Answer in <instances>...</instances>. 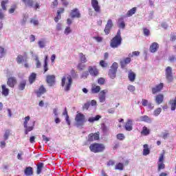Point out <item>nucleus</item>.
Returning a JSON list of instances; mask_svg holds the SVG:
<instances>
[{
	"label": "nucleus",
	"mask_w": 176,
	"mask_h": 176,
	"mask_svg": "<svg viewBox=\"0 0 176 176\" xmlns=\"http://www.w3.org/2000/svg\"><path fill=\"white\" fill-rule=\"evenodd\" d=\"M30 42H35V36L33 34L30 35Z\"/></svg>",
	"instance_id": "obj_64"
},
{
	"label": "nucleus",
	"mask_w": 176,
	"mask_h": 176,
	"mask_svg": "<svg viewBox=\"0 0 176 176\" xmlns=\"http://www.w3.org/2000/svg\"><path fill=\"white\" fill-rule=\"evenodd\" d=\"M90 107V102H87L84 104L82 107L83 109H89V107Z\"/></svg>",
	"instance_id": "obj_58"
},
{
	"label": "nucleus",
	"mask_w": 176,
	"mask_h": 176,
	"mask_svg": "<svg viewBox=\"0 0 176 176\" xmlns=\"http://www.w3.org/2000/svg\"><path fill=\"white\" fill-rule=\"evenodd\" d=\"M16 8L17 6L16 5L11 7V8L9 10V13H14V11L16 10Z\"/></svg>",
	"instance_id": "obj_51"
},
{
	"label": "nucleus",
	"mask_w": 176,
	"mask_h": 176,
	"mask_svg": "<svg viewBox=\"0 0 176 176\" xmlns=\"http://www.w3.org/2000/svg\"><path fill=\"white\" fill-rule=\"evenodd\" d=\"M17 83V80L14 77H10L8 79L7 85L10 87H14V85Z\"/></svg>",
	"instance_id": "obj_11"
},
{
	"label": "nucleus",
	"mask_w": 176,
	"mask_h": 176,
	"mask_svg": "<svg viewBox=\"0 0 176 176\" xmlns=\"http://www.w3.org/2000/svg\"><path fill=\"white\" fill-rule=\"evenodd\" d=\"M71 75L72 78H78V74H76V72L74 69L71 71Z\"/></svg>",
	"instance_id": "obj_55"
},
{
	"label": "nucleus",
	"mask_w": 176,
	"mask_h": 176,
	"mask_svg": "<svg viewBox=\"0 0 176 176\" xmlns=\"http://www.w3.org/2000/svg\"><path fill=\"white\" fill-rule=\"evenodd\" d=\"M79 58L81 61V63H87V58H86V56L83 54V53L79 54Z\"/></svg>",
	"instance_id": "obj_37"
},
{
	"label": "nucleus",
	"mask_w": 176,
	"mask_h": 176,
	"mask_svg": "<svg viewBox=\"0 0 176 176\" xmlns=\"http://www.w3.org/2000/svg\"><path fill=\"white\" fill-rule=\"evenodd\" d=\"M135 12H137V8L134 7L133 8L129 10L127 12V16L131 17L133 14H135Z\"/></svg>",
	"instance_id": "obj_36"
},
{
	"label": "nucleus",
	"mask_w": 176,
	"mask_h": 176,
	"mask_svg": "<svg viewBox=\"0 0 176 176\" xmlns=\"http://www.w3.org/2000/svg\"><path fill=\"white\" fill-rule=\"evenodd\" d=\"M117 138L118 140L122 141V140L124 138V135H123V133H119L117 135Z\"/></svg>",
	"instance_id": "obj_50"
},
{
	"label": "nucleus",
	"mask_w": 176,
	"mask_h": 176,
	"mask_svg": "<svg viewBox=\"0 0 176 176\" xmlns=\"http://www.w3.org/2000/svg\"><path fill=\"white\" fill-rule=\"evenodd\" d=\"M164 98V96H163L162 94H159L155 97V102L158 105H160V104H162V102H163Z\"/></svg>",
	"instance_id": "obj_22"
},
{
	"label": "nucleus",
	"mask_w": 176,
	"mask_h": 176,
	"mask_svg": "<svg viewBox=\"0 0 176 176\" xmlns=\"http://www.w3.org/2000/svg\"><path fill=\"white\" fill-rule=\"evenodd\" d=\"M62 3H63V6H67L68 5H69V3L68 2V1L67 0H60Z\"/></svg>",
	"instance_id": "obj_57"
},
{
	"label": "nucleus",
	"mask_w": 176,
	"mask_h": 176,
	"mask_svg": "<svg viewBox=\"0 0 176 176\" xmlns=\"http://www.w3.org/2000/svg\"><path fill=\"white\" fill-rule=\"evenodd\" d=\"M71 85H72V77L71 75H66L63 76L62 78V86L63 87L65 86V91H69Z\"/></svg>",
	"instance_id": "obj_1"
},
{
	"label": "nucleus",
	"mask_w": 176,
	"mask_h": 176,
	"mask_svg": "<svg viewBox=\"0 0 176 176\" xmlns=\"http://www.w3.org/2000/svg\"><path fill=\"white\" fill-rule=\"evenodd\" d=\"M91 6L94 8L95 12H100V6L98 5V1L91 0Z\"/></svg>",
	"instance_id": "obj_17"
},
{
	"label": "nucleus",
	"mask_w": 176,
	"mask_h": 176,
	"mask_svg": "<svg viewBox=\"0 0 176 176\" xmlns=\"http://www.w3.org/2000/svg\"><path fill=\"white\" fill-rule=\"evenodd\" d=\"M30 23L34 24V25H38V24H39V21L36 19H31Z\"/></svg>",
	"instance_id": "obj_52"
},
{
	"label": "nucleus",
	"mask_w": 176,
	"mask_h": 176,
	"mask_svg": "<svg viewBox=\"0 0 176 176\" xmlns=\"http://www.w3.org/2000/svg\"><path fill=\"white\" fill-rule=\"evenodd\" d=\"M88 72H89L90 75L92 76H97L99 74L98 69H97L96 66H89L88 67Z\"/></svg>",
	"instance_id": "obj_9"
},
{
	"label": "nucleus",
	"mask_w": 176,
	"mask_h": 176,
	"mask_svg": "<svg viewBox=\"0 0 176 176\" xmlns=\"http://www.w3.org/2000/svg\"><path fill=\"white\" fill-rule=\"evenodd\" d=\"M77 68H78V69H79V71H83V69H85V68H86V65L83 64L81 62L78 64Z\"/></svg>",
	"instance_id": "obj_39"
},
{
	"label": "nucleus",
	"mask_w": 176,
	"mask_h": 176,
	"mask_svg": "<svg viewBox=\"0 0 176 176\" xmlns=\"http://www.w3.org/2000/svg\"><path fill=\"white\" fill-rule=\"evenodd\" d=\"M140 52L138 51H135L132 54H129V57H133L134 56H138L140 55Z\"/></svg>",
	"instance_id": "obj_44"
},
{
	"label": "nucleus",
	"mask_w": 176,
	"mask_h": 176,
	"mask_svg": "<svg viewBox=\"0 0 176 176\" xmlns=\"http://www.w3.org/2000/svg\"><path fill=\"white\" fill-rule=\"evenodd\" d=\"M163 162H164V153H162L160 155L159 160L157 162L158 171H160L161 170H164V168L166 167V165H164V163H163Z\"/></svg>",
	"instance_id": "obj_7"
},
{
	"label": "nucleus",
	"mask_w": 176,
	"mask_h": 176,
	"mask_svg": "<svg viewBox=\"0 0 176 176\" xmlns=\"http://www.w3.org/2000/svg\"><path fill=\"white\" fill-rule=\"evenodd\" d=\"M71 32H72V30H71V28L67 27L65 30V35H68L69 34H71Z\"/></svg>",
	"instance_id": "obj_48"
},
{
	"label": "nucleus",
	"mask_w": 176,
	"mask_h": 176,
	"mask_svg": "<svg viewBox=\"0 0 176 176\" xmlns=\"http://www.w3.org/2000/svg\"><path fill=\"white\" fill-rule=\"evenodd\" d=\"M28 122H30V116H27L25 118V121L23 122V127L25 129V134H28L30 131H32L34 130V126H35V122H33L31 126H28Z\"/></svg>",
	"instance_id": "obj_4"
},
{
	"label": "nucleus",
	"mask_w": 176,
	"mask_h": 176,
	"mask_svg": "<svg viewBox=\"0 0 176 176\" xmlns=\"http://www.w3.org/2000/svg\"><path fill=\"white\" fill-rule=\"evenodd\" d=\"M49 68L47 67V61H45L44 63V72H47Z\"/></svg>",
	"instance_id": "obj_62"
},
{
	"label": "nucleus",
	"mask_w": 176,
	"mask_h": 176,
	"mask_svg": "<svg viewBox=\"0 0 176 176\" xmlns=\"http://www.w3.org/2000/svg\"><path fill=\"white\" fill-rule=\"evenodd\" d=\"M99 64L102 68H107L108 67V63L104 60H100Z\"/></svg>",
	"instance_id": "obj_41"
},
{
	"label": "nucleus",
	"mask_w": 176,
	"mask_h": 176,
	"mask_svg": "<svg viewBox=\"0 0 176 176\" xmlns=\"http://www.w3.org/2000/svg\"><path fill=\"white\" fill-rule=\"evenodd\" d=\"M58 6V0H54L52 2V6H54V8H56V6Z\"/></svg>",
	"instance_id": "obj_61"
},
{
	"label": "nucleus",
	"mask_w": 176,
	"mask_h": 176,
	"mask_svg": "<svg viewBox=\"0 0 176 176\" xmlns=\"http://www.w3.org/2000/svg\"><path fill=\"white\" fill-rule=\"evenodd\" d=\"M71 16L74 19L76 17L77 19L80 18V12H79V10L78 9L75 8L71 12Z\"/></svg>",
	"instance_id": "obj_20"
},
{
	"label": "nucleus",
	"mask_w": 176,
	"mask_h": 176,
	"mask_svg": "<svg viewBox=\"0 0 176 176\" xmlns=\"http://www.w3.org/2000/svg\"><path fill=\"white\" fill-rule=\"evenodd\" d=\"M22 2L25 3V6L34 8V0H22Z\"/></svg>",
	"instance_id": "obj_23"
},
{
	"label": "nucleus",
	"mask_w": 176,
	"mask_h": 176,
	"mask_svg": "<svg viewBox=\"0 0 176 176\" xmlns=\"http://www.w3.org/2000/svg\"><path fill=\"white\" fill-rule=\"evenodd\" d=\"M75 121L78 127H79V126H83V124L87 122L86 117L82 113H78L76 115Z\"/></svg>",
	"instance_id": "obj_2"
},
{
	"label": "nucleus",
	"mask_w": 176,
	"mask_h": 176,
	"mask_svg": "<svg viewBox=\"0 0 176 176\" xmlns=\"http://www.w3.org/2000/svg\"><path fill=\"white\" fill-rule=\"evenodd\" d=\"M120 45H122V38L115 36L111 41L110 46L114 49L118 47V46H120Z\"/></svg>",
	"instance_id": "obj_6"
},
{
	"label": "nucleus",
	"mask_w": 176,
	"mask_h": 176,
	"mask_svg": "<svg viewBox=\"0 0 176 176\" xmlns=\"http://www.w3.org/2000/svg\"><path fill=\"white\" fill-rule=\"evenodd\" d=\"M143 31H144V34L146 36H149V35H151V32L149 31L148 29L144 28L143 30Z\"/></svg>",
	"instance_id": "obj_47"
},
{
	"label": "nucleus",
	"mask_w": 176,
	"mask_h": 176,
	"mask_svg": "<svg viewBox=\"0 0 176 176\" xmlns=\"http://www.w3.org/2000/svg\"><path fill=\"white\" fill-rule=\"evenodd\" d=\"M128 90H129V91H134L135 90V87L133 85H129L128 87Z\"/></svg>",
	"instance_id": "obj_59"
},
{
	"label": "nucleus",
	"mask_w": 176,
	"mask_h": 176,
	"mask_svg": "<svg viewBox=\"0 0 176 176\" xmlns=\"http://www.w3.org/2000/svg\"><path fill=\"white\" fill-rule=\"evenodd\" d=\"M170 104L171 105V111H175L176 108V96L175 99L170 101Z\"/></svg>",
	"instance_id": "obj_34"
},
{
	"label": "nucleus",
	"mask_w": 176,
	"mask_h": 176,
	"mask_svg": "<svg viewBox=\"0 0 176 176\" xmlns=\"http://www.w3.org/2000/svg\"><path fill=\"white\" fill-rule=\"evenodd\" d=\"M55 79L56 76H54V75L47 76V82L49 86H53L54 85Z\"/></svg>",
	"instance_id": "obj_12"
},
{
	"label": "nucleus",
	"mask_w": 176,
	"mask_h": 176,
	"mask_svg": "<svg viewBox=\"0 0 176 176\" xmlns=\"http://www.w3.org/2000/svg\"><path fill=\"white\" fill-rule=\"evenodd\" d=\"M89 149L94 153H98V152H102V151L105 149V146H104V144L95 143L90 145Z\"/></svg>",
	"instance_id": "obj_3"
},
{
	"label": "nucleus",
	"mask_w": 176,
	"mask_h": 176,
	"mask_svg": "<svg viewBox=\"0 0 176 176\" xmlns=\"http://www.w3.org/2000/svg\"><path fill=\"white\" fill-rule=\"evenodd\" d=\"M36 79V74L32 73V74L29 77V82L30 85H32V83L35 82Z\"/></svg>",
	"instance_id": "obj_30"
},
{
	"label": "nucleus",
	"mask_w": 176,
	"mask_h": 176,
	"mask_svg": "<svg viewBox=\"0 0 176 176\" xmlns=\"http://www.w3.org/2000/svg\"><path fill=\"white\" fill-rule=\"evenodd\" d=\"M163 83H160L158 85H156L155 87L152 88V93L153 94H156V93H159V91H162V89H163Z\"/></svg>",
	"instance_id": "obj_14"
},
{
	"label": "nucleus",
	"mask_w": 176,
	"mask_h": 176,
	"mask_svg": "<svg viewBox=\"0 0 176 176\" xmlns=\"http://www.w3.org/2000/svg\"><path fill=\"white\" fill-rule=\"evenodd\" d=\"M94 39H96V41H97V42H102V37L95 36V37H94Z\"/></svg>",
	"instance_id": "obj_60"
},
{
	"label": "nucleus",
	"mask_w": 176,
	"mask_h": 176,
	"mask_svg": "<svg viewBox=\"0 0 176 176\" xmlns=\"http://www.w3.org/2000/svg\"><path fill=\"white\" fill-rule=\"evenodd\" d=\"M118 63L114 62L111 66V69L109 71V76L111 79H115L116 78V72L118 71Z\"/></svg>",
	"instance_id": "obj_5"
},
{
	"label": "nucleus",
	"mask_w": 176,
	"mask_h": 176,
	"mask_svg": "<svg viewBox=\"0 0 176 176\" xmlns=\"http://www.w3.org/2000/svg\"><path fill=\"white\" fill-rule=\"evenodd\" d=\"M149 104V102L146 99H142V104L143 107H146Z\"/></svg>",
	"instance_id": "obj_49"
},
{
	"label": "nucleus",
	"mask_w": 176,
	"mask_h": 176,
	"mask_svg": "<svg viewBox=\"0 0 176 176\" xmlns=\"http://www.w3.org/2000/svg\"><path fill=\"white\" fill-rule=\"evenodd\" d=\"M140 122H146V123H151L152 120L148 116H142L140 118Z\"/></svg>",
	"instance_id": "obj_24"
},
{
	"label": "nucleus",
	"mask_w": 176,
	"mask_h": 176,
	"mask_svg": "<svg viewBox=\"0 0 176 176\" xmlns=\"http://www.w3.org/2000/svg\"><path fill=\"white\" fill-rule=\"evenodd\" d=\"M166 76L168 82H172L174 79L173 78V69L170 67H167L166 69Z\"/></svg>",
	"instance_id": "obj_8"
},
{
	"label": "nucleus",
	"mask_w": 176,
	"mask_h": 176,
	"mask_svg": "<svg viewBox=\"0 0 176 176\" xmlns=\"http://www.w3.org/2000/svg\"><path fill=\"white\" fill-rule=\"evenodd\" d=\"M162 113V108L158 107L153 111L154 116H159Z\"/></svg>",
	"instance_id": "obj_40"
},
{
	"label": "nucleus",
	"mask_w": 176,
	"mask_h": 176,
	"mask_svg": "<svg viewBox=\"0 0 176 176\" xmlns=\"http://www.w3.org/2000/svg\"><path fill=\"white\" fill-rule=\"evenodd\" d=\"M38 46L39 47H41V49L45 47V41H38Z\"/></svg>",
	"instance_id": "obj_53"
},
{
	"label": "nucleus",
	"mask_w": 176,
	"mask_h": 176,
	"mask_svg": "<svg viewBox=\"0 0 176 176\" xmlns=\"http://www.w3.org/2000/svg\"><path fill=\"white\" fill-rule=\"evenodd\" d=\"M149 153H151V150H149L148 144H144L143 150L144 156H146L147 155H149Z\"/></svg>",
	"instance_id": "obj_28"
},
{
	"label": "nucleus",
	"mask_w": 176,
	"mask_h": 176,
	"mask_svg": "<svg viewBox=\"0 0 176 176\" xmlns=\"http://www.w3.org/2000/svg\"><path fill=\"white\" fill-rule=\"evenodd\" d=\"M1 94L3 96H4L5 97H8V96H9V89L8 88V87H6V85H1Z\"/></svg>",
	"instance_id": "obj_19"
},
{
	"label": "nucleus",
	"mask_w": 176,
	"mask_h": 176,
	"mask_svg": "<svg viewBox=\"0 0 176 176\" xmlns=\"http://www.w3.org/2000/svg\"><path fill=\"white\" fill-rule=\"evenodd\" d=\"M100 90H101V87L100 86L96 85H92L91 87V92L94 94H97L99 93Z\"/></svg>",
	"instance_id": "obj_26"
},
{
	"label": "nucleus",
	"mask_w": 176,
	"mask_h": 176,
	"mask_svg": "<svg viewBox=\"0 0 176 176\" xmlns=\"http://www.w3.org/2000/svg\"><path fill=\"white\" fill-rule=\"evenodd\" d=\"M24 173L25 175H32L34 174V171L32 170V167L31 166L26 167Z\"/></svg>",
	"instance_id": "obj_25"
},
{
	"label": "nucleus",
	"mask_w": 176,
	"mask_h": 176,
	"mask_svg": "<svg viewBox=\"0 0 176 176\" xmlns=\"http://www.w3.org/2000/svg\"><path fill=\"white\" fill-rule=\"evenodd\" d=\"M6 3H8V1H1V8L3 10H6Z\"/></svg>",
	"instance_id": "obj_45"
},
{
	"label": "nucleus",
	"mask_w": 176,
	"mask_h": 176,
	"mask_svg": "<svg viewBox=\"0 0 176 176\" xmlns=\"http://www.w3.org/2000/svg\"><path fill=\"white\" fill-rule=\"evenodd\" d=\"M10 135V131L6 130V133L3 135V138H4L5 141H6L9 138Z\"/></svg>",
	"instance_id": "obj_43"
},
{
	"label": "nucleus",
	"mask_w": 176,
	"mask_h": 176,
	"mask_svg": "<svg viewBox=\"0 0 176 176\" xmlns=\"http://www.w3.org/2000/svg\"><path fill=\"white\" fill-rule=\"evenodd\" d=\"M118 27L120 28H124V27H126V25L124 24V21L123 20V18H120L118 19Z\"/></svg>",
	"instance_id": "obj_35"
},
{
	"label": "nucleus",
	"mask_w": 176,
	"mask_h": 176,
	"mask_svg": "<svg viewBox=\"0 0 176 176\" xmlns=\"http://www.w3.org/2000/svg\"><path fill=\"white\" fill-rule=\"evenodd\" d=\"M44 93H46V89L45 87H43V85H42L40 87L38 91H36V94L38 97H41V95L44 94Z\"/></svg>",
	"instance_id": "obj_27"
},
{
	"label": "nucleus",
	"mask_w": 176,
	"mask_h": 176,
	"mask_svg": "<svg viewBox=\"0 0 176 176\" xmlns=\"http://www.w3.org/2000/svg\"><path fill=\"white\" fill-rule=\"evenodd\" d=\"M129 79L131 82H134L135 80V73L130 71L129 73Z\"/></svg>",
	"instance_id": "obj_32"
},
{
	"label": "nucleus",
	"mask_w": 176,
	"mask_h": 176,
	"mask_svg": "<svg viewBox=\"0 0 176 176\" xmlns=\"http://www.w3.org/2000/svg\"><path fill=\"white\" fill-rule=\"evenodd\" d=\"M100 139V134L98 133H91L89 135V141H97Z\"/></svg>",
	"instance_id": "obj_18"
},
{
	"label": "nucleus",
	"mask_w": 176,
	"mask_h": 176,
	"mask_svg": "<svg viewBox=\"0 0 176 176\" xmlns=\"http://www.w3.org/2000/svg\"><path fill=\"white\" fill-rule=\"evenodd\" d=\"M43 168V163H39L37 164V174H41L42 173V169Z\"/></svg>",
	"instance_id": "obj_38"
},
{
	"label": "nucleus",
	"mask_w": 176,
	"mask_h": 176,
	"mask_svg": "<svg viewBox=\"0 0 176 176\" xmlns=\"http://www.w3.org/2000/svg\"><path fill=\"white\" fill-rule=\"evenodd\" d=\"M125 130L131 131L133 130V120L129 119L125 124Z\"/></svg>",
	"instance_id": "obj_15"
},
{
	"label": "nucleus",
	"mask_w": 176,
	"mask_h": 176,
	"mask_svg": "<svg viewBox=\"0 0 176 176\" xmlns=\"http://www.w3.org/2000/svg\"><path fill=\"white\" fill-rule=\"evenodd\" d=\"M131 61V58H130V56H129V58H126L123 60H121L120 64H121L122 68H124V67H126L127 64H130Z\"/></svg>",
	"instance_id": "obj_21"
},
{
	"label": "nucleus",
	"mask_w": 176,
	"mask_h": 176,
	"mask_svg": "<svg viewBox=\"0 0 176 176\" xmlns=\"http://www.w3.org/2000/svg\"><path fill=\"white\" fill-rule=\"evenodd\" d=\"M108 93V90L104 89L100 92L99 94V100L100 102H105V94Z\"/></svg>",
	"instance_id": "obj_16"
},
{
	"label": "nucleus",
	"mask_w": 176,
	"mask_h": 176,
	"mask_svg": "<svg viewBox=\"0 0 176 176\" xmlns=\"http://www.w3.org/2000/svg\"><path fill=\"white\" fill-rule=\"evenodd\" d=\"M16 61H17L18 64H21V63H23V61H24V58L21 55H19L16 58Z\"/></svg>",
	"instance_id": "obj_42"
},
{
	"label": "nucleus",
	"mask_w": 176,
	"mask_h": 176,
	"mask_svg": "<svg viewBox=\"0 0 176 176\" xmlns=\"http://www.w3.org/2000/svg\"><path fill=\"white\" fill-rule=\"evenodd\" d=\"M98 83L99 85H104V83H105V79H104L102 78H99L98 80Z\"/></svg>",
	"instance_id": "obj_54"
},
{
	"label": "nucleus",
	"mask_w": 176,
	"mask_h": 176,
	"mask_svg": "<svg viewBox=\"0 0 176 176\" xmlns=\"http://www.w3.org/2000/svg\"><path fill=\"white\" fill-rule=\"evenodd\" d=\"M159 50V44L156 42L153 43L150 46V52L151 53H156Z\"/></svg>",
	"instance_id": "obj_13"
},
{
	"label": "nucleus",
	"mask_w": 176,
	"mask_h": 176,
	"mask_svg": "<svg viewBox=\"0 0 176 176\" xmlns=\"http://www.w3.org/2000/svg\"><path fill=\"white\" fill-rule=\"evenodd\" d=\"M116 170H123V164H122V163H118V164L116 166Z\"/></svg>",
	"instance_id": "obj_46"
},
{
	"label": "nucleus",
	"mask_w": 176,
	"mask_h": 176,
	"mask_svg": "<svg viewBox=\"0 0 176 176\" xmlns=\"http://www.w3.org/2000/svg\"><path fill=\"white\" fill-rule=\"evenodd\" d=\"M25 85H27V81L25 80H23L19 82V90H24L25 89Z\"/></svg>",
	"instance_id": "obj_31"
},
{
	"label": "nucleus",
	"mask_w": 176,
	"mask_h": 176,
	"mask_svg": "<svg viewBox=\"0 0 176 176\" xmlns=\"http://www.w3.org/2000/svg\"><path fill=\"white\" fill-rule=\"evenodd\" d=\"M146 107L150 110L153 109V108H155V107L152 105V103H151V102H148V104L146 105Z\"/></svg>",
	"instance_id": "obj_63"
},
{
	"label": "nucleus",
	"mask_w": 176,
	"mask_h": 176,
	"mask_svg": "<svg viewBox=\"0 0 176 176\" xmlns=\"http://www.w3.org/2000/svg\"><path fill=\"white\" fill-rule=\"evenodd\" d=\"M113 25V23H112V19H109L104 28L105 34H108L109 32H111V28H112Z\"/></svg>",
	"instance_id": "obj_10"
},
{
	"label": "nucleus",
	"mask_w": 176,
	"mask_h": 176,
	"mask_svg": "<svg viewBox=\"0 0 176 176\" xmlns=\"http://www.w3.org/2000/svg\"><path fill=\"white\" fill-rule=\"evenodd\" d=\"M64 8H61L57 11V14L59 16V17L61 16V13H64Z\"/></svg>",
	"instance_id": "obj_56"
},
{
	"label": "nucleus",
	"mask_w": 176,
	"mask_h": 176,
	"mask_svg": "<svg viewBox=\"0 0 176 176\" xmlns=\"http://www.w3.org/2000/svg\"><path fill=\"white\" fill-rule=\"evenodd\" d=\"M101 119V116L98 115L96 117H91L88 119V122L90 123H94V122H97V120H100Z\"/></svg>",
	"instance_id": "obj_29"
},
{
	"label": "nucleus",
	"mask_w": 176,
	"mask_h": 176,
	"mask_svg": "<svg viewBox=\"0 0 176 176\" xmlns=\"http://www.w3.org/2000/svg\"><path fill=\"white\" fill-rule=\"evenodd\" d=\"M149 133H151V131L146 126L142 128V131H141L142 135H148Z\"/></svg>",
	"instance_id": "obj_33"
}]
</instances>
